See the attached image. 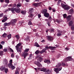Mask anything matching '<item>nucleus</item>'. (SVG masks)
<instances>
[{
  "label": "nucleus",
  "instance_id": "f257e3e1",
  "mask_svg": "<svg viewBox=\"0 0 74 74\" xmlns=\"http://www.w3.org/2000/svg\"><path fill=\"white\" fill-rule=\"evenodd\" d=\"M22 45L21 43L20 42L18 44H17L16 46V49L17 51V52L20 53H21V48H19L20 46Z\"/></svg>",
  "mask_w": 74,
  "mask_h": 74
},
{
  "label": "nucleus",
  "instance_id": "f03ea898",
  "mask_svg": "<svg viewBox=\"0 0 74 74\" xmlns=\"http://www.w3.org/2000/svg\"><path fill=\"white\" fill-rule=\"evenodd\" d=\"M16 21H17V20L16 19L12 20L11 21L10 23H7L8 26H10L11 25V24L12 26H15V23H16Z\"/></svg>",
  "mask_w": 74,
  "mask_h": 74
},
{
  "label": "nucleus",
  "instance_id": "7ed1b4c3",
  "mask_svg": "<svg viewBox=\"0 0 74 74\" xmlns=\"http://www.w3.org/2000/svg\"><path fill=\"white\" fill-rule=\"evenodd\" d=\"M46 69L42 68L40 70V71H45V73H46L47 74H50L52 72L51 70H49L48 69L47 70Z\"/></svg>",
  "mask_w": 74,
  "mask_h": 74
},
{
  "label": "nucleus",
  "instance_id": "20e7f679",
  "mask_svg": "<svg viewBox=\"0 0 74 74\" xmlns=\"http://www.w3.org/2000/svg\"><path fill=\"white\" fill-rule=\"evenodd\" d=\"M61 5L62 8H64L65 10L67 11V10H69L70 9V7H69V6H68L66 7V5L64 4L63 3H62L61 4Z\"/></svg>",
  "mask_w": 74,
  "mask_h": 74
},
{
  "label": "nucleus",
  "instance_id": "39448f33",
  "mask_svg": "<svg viewBox=\"0 0 74 74\" xmlns=\"http://www.w3.org/2000/svg\"><path fill=\"white\" fill-rule=\"evenodd\" d=\"M43 59V58L41 57H40L37 60L38 61L34 62V63L35 64L37 65L39 62H41L42 61Z\"/></svg>",
  "mask_w": 74,
  "mask_h": 74
},
{
  "label": "nucleus",
  "instance_id": "423d86ee",
  "mask_svg": "<svg viewBox=\"0 0 74 74\" xmlns=\"http://www.w3.org/2000/svg\"><path fill=\"white\" fill-rule=\"evenodd\" d=\"M73 24V22L72 21H70L69 23V26H71V30H74V25H72Z\"/></svg>",
  "mask_w": 74,
  "mask_h": 74
},
{
  "label": "nucleus",
  "instance_id": "0eeeda50",
  "mask_svg": "<svg viewBox=\"0 0 74 74\" xmlns=\"http://www.w3.org/2000/svg\"><path fill=\"white\" fill-rule=\"evenodd\" d=\"M62 69V67H61L59 69L58 68H55L54 69V71L56 73H59V72Z\"/></svg>",
  "mask_w": 74,
  "mask_h": 74
},
{
  "label": "nucleus",
  "instance_id": "6e6552de",
  "mask_svg": "<svg viewBox=\"0 0 74 74\" xmlns=\"http://www.w3.org/2000/svg\"><path fill=\"white\" fill-rule=\"evenodd\" d=\"M72 60H73V58L71 56L68 57L65 60V62H69V61H72Z\"/></svg>",
  "mask_w": 74,
  "mask_h": 74
},
{
  "label": "nucleus",
  "instance_id": "1a4fd4ad",
  "mask_svg": "<svg viewBox=\"0 0 74 74\" xmlns=\"http://www.w3.org/2000/svg\"><path fill=\"white\" fill-rule=\"evenodd\" d=\"M56 47H52V46H49V47L48 46H47L45 47V49H52L53 50H54V49H55V48H56Z\"/></svg>",
  "mask_w": 74,
  "mask_h": 74
},
{
  "label": "nucleus",
  "instance_id": "9d476101",
  "mask_svg": "<svg viewBox=\"0 0 74 74\" xmlns=\"http://www.w3.org/2000/svg\"><path fill=\"white\" fill-rule=\"evenodd\" d=\"M8 10L9 11H11L13 14H14L15 13V12H15V8H8Z\"/></svg>",
  "mask_w": 74,
  "mask_h": 74
},
{
  "label": "nucleus",
  "instance_id": "9b49d317",
  "mask_svg": "<svg viewBox=\"0 0 74 74\" xmlns=\"http://www.w3.org/2000/svg\"><path fill=\"white\" fill-rule=\"evenodd\" d=\"M58 32L57 35L58 37H60V36H62V31L60 30H58Z\"/></svg>",
  "mask_w": 74,
  "mask_h": 74
},
{
  "label": "nucleus",
  "instance_id": "f8f14e48",
  "mask_svg": "<svg viewBox=\"0 0 74 74\" xmlns=\"http://www.w3.org/2000/svg\"><path fill=\"white\" fill-rule=\"evenodd\" d=\"M21 9L19 8H15V12L16 13H19L21 12Z\"/></svg>",
  "mask_w": 74,
  "mask_h": 74
},
{
  "label": "nucleus",
  "instance_id": "ddd939ff",
  "mask_svg": "<svg viewBox=\"0 0 74 74\" xmlns=\"http://www.w3.org/2000/svg\"><path fill=\"white\" fill-rule=\"evenodd\" d=\"M47 39L49 41H52L53 40V38L50 36H47Z\"/></svg>",
  "mask_w": 74,
  "mask_h": 74
},
{
  "label": "nucleus",
  "instance_id": "4468645a",
  "mask_svg": "<svg viewBox=\"0 0 74 74\" xmlns=\"http://www.w3.org/2000/svg\"><path fill=\"white\" fill-rule=\"evenodd\" d=\"M29 55V54L27 53H26L25 52H24V53L23 54V56L24 57V59H25L26 58V56H27Z\"/></svg>",
  "mask_w": 74,
  "mask_h": 74
},
{
  "label": "nucleus",
  "instance_id": "2eb2a0df",
  "mask_svg": "<svg viewBox=\"0 0 74 74\" xmlns=\"http://www.w3.org/2000/svg\"><path fill=\"white\" fill-rule=\"evenodd\" d=\"M44 62L45 63H47V64H49V63H51V62L49 60L45 59L44 60Z\"/></svg>",
  "mask_w": 74,
  "mask_h": 74
},
{
  "label": "nucleus",
  "instance_id": "dca6fc26",
  "mask_svg": "<svg viewBox=\"0 0 74 74\" xmlns=\"http://www.w3.org/2000/svg\"><path fill=\"white\" fill-rule=\"evenodd\" d=\"M4 19L2 20V22H6V21H7V19H8L7 17L5 16V15L4 16Z\"/></svg>",
  "mask_w": 74,
  "mask_h": 74
},
{
  "label": "nucleus",
  "instance_id": "f3484780",
  "mask_svg": "<svg viewBox=\"0 0 74 74\" xmlns=\"http://www.w3.org/2000/svg\"><path fill=\"white\" fill-rule=\"evenodd\" d=\"M42 14H45L47 12V10L45 9H44L42 11H41Z\"/></svg>",
  "mask_w": 74,
  "mask_h": 74
},
{
  "label": "nucleus",
  "instance_id": "a211bd4d",
  "mask_svg": "<svg viewBox=\"0 0 74 74\" xmlns=\"http://www.w3.org/2000/svg\"><path fill=\"white\" fill-rule=\"evenodd\" d=\"M44 16L46 18H48L49 16V14L48 13H46L44 14Z\"/></svg>",
  "mask_w": 74,
  "mask_h": 74
},
{
  "label": "nucleus",
  "instance_id": "6ab92c4d",
  "mask_svg": "<svg viewBox=\"0 0 74 74\" xmlns=\"http://www.w3.org/2000/svg\"><path fill=\"white\" fill-rule=\"evenodd\" d=\"M71 15H69L67 16L66 17L67 20L68 21V22L70 21L71 20Z\"/></svg>",
  "mask_w": 74,
  "mask_h": 74
},
{
  "label": "nucleus",
  "instance_id": "aec40b11",
  "mask_svg": "<svg viewBox=\"0 0 74 74\" xmlns=\"http://www.w3.org/2000/svg\"><path fill=\"white\" fill-rule=\"evenodd\" d=\"M15 37H16L17 40L16 41H18L19 40L20 38V36L19 35H17L15 36Z\"/></svg>",
  "mask_w": 74,
  "mask_h": 74
},
{
  "label": "nucleus",
  "instance_id": "412c9836",
  "mask_svg": "<svg viewBox=\"0 0 74 74\" xmlns=\"http://www.w3.org/2000/svg\"><path fill=\"white\" fill-rule=\"evenodd\" d=\"M55 29L53 28H50L49 29V31L50 33H54Z\"/></svg>",
  "mask_w": 74,
  "mask_h": 74
},
{
  "label": "nucleus",
  "instance_id": "4be33fe9",
  "mask_svg": "<svg viewBox=\"0 0 74 74\" xmlns=\"http://www.w3.org/2000/svg\"><path fill=\"white\" fill-rule=\"evenodd\" d=\"M61 63H58L57 65H56V67H57V68H60V67L61 65Z\"/></svg>",
  "mask_w": 74,
  "mask_h": 74
},
{
  "label": "nucleus",
  "instance_id": "5701e85b",
  "mask_svg": "<svg viewBox=\"0 0 74 74\" xmlns=\"http://www.w3.org/2000/svg\"><path fill=\"white\" fill-rule=\"evenodd\" d=\"M21 3H18L16 5V7L17 8H19L20 7H21Z\"/></svg>",
  "mask_w": 74,
  "mask_h": 74
},
{
  "label": "nucleus",
  "instance_id": "b1692460",
  "mask_svg": "<svg viewBox=\"0 0 74 74\" xmlns=\"http://www.w3.org/2000/svg\"><path fill=\"white\" fill-rule=\"evenodd\" d=\"M34 46H36V47H40V45H39L37 42L35 43Z\"/></svg>",
  "mask_w": 74,
  "mask_h": 74
},
{
  "label": "nucleus",
  "instance_id": "393cba45",
  "mask_svg": "<svg viewBox=\"0 0 74 74\" xmlns=\"http://www.w3.org/2000/svg\"><path fill=\"white\" fill-rule=\"evenodd\" d=\"M5 69V68L3 66H2L0 68V69L1 71H3V70H4Z\"/></svg>",
  "mask_w": 74,
  "mask_h": 74
},
{
  "label": "nucleus",
  "instance_id": "a878e982",
  "mask_svg": "<svg viewBox=\"0 0 74 74\" xmlns=\"http://www.w3.org/2000/svg\"><path fill=\"white\" fill-rule=\"evenodd\" d=\"M8 61L6 59H4V61L3 62V64H7Z\"/></svg>",
  "mask_w": 74,
  "mask_h": 74
},
{
  "label": "nucleus",
  "instance_id": "bb28decb",
  "mask_svg": "<svg viewBox=\"0 0 74 74\" xmlns=\"http://www.w3.org/2000/svg\"><path fill=\"white\" fill-rule=\"evenodd\" d=\"M29 50L30 49H25V50L24 51V52L27 53V52H28V51H29Z\"/></svg>",
  "mask_w": 74,
  "mask_h": 74
},
{
  "label": "nucleus",
  "instance_id": "cd10ccee",
  "mask_svg": "<svg viewBox=\"0 0 74 74\" xmlns=\"http://www.w3.org/2000/svg\"><path fill=\"white\" fill-rule=\"evenodd\" d=\"M37 66L38 67H42V65L41 64V63H40V62H39Z\"/></svg>",
  "mask_w": 74,
  "mask_h": 74
},
{
  "label": "nucleus",
  "instance_id": "c85d7f7f",
  "mask_svg": "<svg viewBox=\"0 0 74 74\" xmlns=\"http://www.w3.org/2000/svg\"><path fill=\"white\" fill-rule=\"evenodd\" d=\"M7 34L6 33H4L3 35H2V37H3V38H4L5 37H7Z\"/></svg>",
  "mask_w": 74,
  "mask_h": 74
},
{
  "label": "nucleus",
  "instance_id": "c756f323",
  "mask_svg": "<svg viewBox=\"0 0 74 74\" xmlns=\"http://www.w3.org/2000/svg\"><path fill=\"white\" fill-rule=\"evenodd\" d=\"M12 63H9L8 64V67L9 68H11V67H12Z\"/></svg>",
  "mask_w": 74,
  "mask_h": 74
},
{
  "label": "nucleus",
  "instance_id": "7c9ffc66",
  "mask_svg": "<svg viewBox=\"0 0 74 74\" xmlns=\"http://www.w3.org/2000/svg\"><path fill=\"white\" fill-rule=\"evenodd\" d=\"M40 51L38 50H37L35 52V53L36 55H38V53H40Z\"/></svg>",
  "mask_w": 74,
  "mask_h": 74
},
{
  "label": "nucleus",
  "instance_id": "2f4dec72",
  "mask_svg": "<svg viewBox=\"0 0 74 74\" xmlns=\"http://www.w3.org/2000/svg\"><path fill=\"white\" fill-rule=\"evenodd\" d=\"M25 40V41H30V39H29V36H27Z\"/></svg>",
  "mask_w": 74,
  "mask_h": 74
},
{
  "label": "nucleus",
  "instance_id": "473e14b6",
  "mask_svg": "<svg viewBox=\"0 0 74 74\" xmlns=\"http://www.w3.org/2000/svg\"><path fill=\"white\" fill-rule=\"evenodd\" d=\"M4 70L5 71V73L6 74H7V72L8 71V68H5Z\"/></svg>",
  "mask_w": 74,
  "mask_h": 74
},
{
  "label": "nucleus",
  "instance_id": "72a5a7b5",
  "mask_svg": "<svg viewBox=\"0 0 74 74\" xmlns=\"http://www.w3.org/2000/svg\"><path fill=\"white\" fill-rule=\"evenodd\" d=\"M32 11H33V9L30 8L29 10V12H30V13H32V12H33Z\"/></svg>",
  "mask_w": 74,
  "mask_h": 74
},
{
  "label": "nucleus",
  "instance_id": "f704fd0d",
  "mask_svg": "<svg viewBox=\"0 0 74 74\" xmlns=\"http://www.w3.org/2000/svg\"><path fill=\"white\" fill-rule=\"evenodd\" d=\"M21 14H26V12L25 11H23V10H21Z\"/></svg>",
  "mask_w": 74,
  "mask_h": 74
},
{
  "label": "nucleus",
  "instance_id": "c9c22d12",
  "mask_svg": "<svg viewBox=\"0 0 74 74\" xmlns=\"http://www.w3.org/2000/svg\"><path fill=\"white\" fill-rule=\"evenodd\" d=\"M33 5L34 7H38L37 3H34L33 4Z\"/></svg>",
  "mask_w": 74,
  "mask_h": 74
},
{
  "label": "nucleus",
  "instance_id": "e433bc0d",
  "mask_svg": "<svg viewBox=\"0 0 74 74\" xmlns=\"http://www.w3.org/2000/svg\"><path fill=\"white\" fill-rule=\"evenodd\" d=\"M3 51H0V56H3Z\"/></svg>",
  "mask_w": 74,
  "mask_h": 74
},
{
  "label": "nucleus",
  "instance_id": "4c0bfd02",
  "mask_svg": "<svg viewBox=\"0 0 74 74\" xmlns=\"http://www.w3.org/2000/svg\"><path fill=\"white\" fill-rule=\"evenodd\" d=\"M51 16H49L48 18V19H49V21L51 22V21H52V19H51Z\"/></svg>",
  "mask_w": 74,
  "mask_h": 74
},
{
  "label": "nucleus",
  "instance_id": "58836bf2",
  "mask_svg": "<svg viewBox=\"0 0 74 74\" xmlns=\"http://www.w3.org/2000/svg\"><path fill=\"white\" fill-rule=\"evenodd\" d=\"M63 16L64 18H67V15L66 14H63Z\"/></svg>",
  "mask_w": 74,
  "mask_h": 74
},
{
  "label": "nucleus",
  "instance_id": "ea45409f",
  "mask_svg": "<svg viewBox=\"0 0 74 74\" xmlns=\"http://www.w3.org/2000/svg\"><path fill=\"white\" fill-rule=\"evenodd\" d=\"M5 2L8 4V3H10V1H9V0H5Z\"/></svg>",
  "mask_w": 74,
  "mask_h": 74
},
{
  "label": "nucleus",
  "instance_id": "a19ab883",
  "mask_svg": "<svg viewBox=\"0 0 74 74\" xmlns=\"http://www.w3.org/2000/svg\"><path fill=\"white\" fill-rule=\"evenodd\" d=\"M11 34L8 35V39H10V38H11Z\"/></svg>",
  "mask_w": 74,
  "mask_h": 74
},
{
  "label": "nucleus",
  "instance_id": "79ce46f5",
  "mask_svg": "<svg viewBox=\"0 0 74 74\" xmlns=\"http://www.w3.org/2000/svg\"><path fill=\"white\" fill-rule=\"evenodd\" d=\"M15 74H19V72L18 70H16L15 72Z\"/></svg>",
  "mask_w": 74,
  "mask_h": 74
},
{
  "label": "nucleus",
  "instance_id": "37998d69",
  "mask_svg": "<svg viewBox=\"0 0 74 74\" xmlns=\"http://www.w3.org/2000/svg\"><path fill=\"white\" fill-rule=\"evenodd\" d=\"M60 56V54H58L57 55V56H56V58L58 59V58H59V57Z\"/></svg>",
  "mask_w": 74,
  "mask_h": 74
},
{
  "label": "nucleus",
  "instance_id": "c03bdc74",
  "mask_svg": "<svg viewBox=\"0 0 74 74\" xmlns=\"http://www.w3.org/2000/svg\"><path fill=\"white\" fill-rule=\"evenodd\" d=\"M10 68L11 69H12V70H14V69H15V66H13V65L12 66V67Z\"/></svg>",
  "mask_w": 74,
  "mask_h": 74
},
{
  "label": "nucleus",
  "instance_id": "a18cd8bd",
  "mask_svg": "<svg viewBox=\"0 0 74 74\" xmlns=\"http://www.w3.org/2000/svg\"><path fill=\"white\" fill-rule=\"evenodd\" d=\"M16 7V5L15 3H14L12 6L13 8H14V7Z\"/></svg>",
  "mask_w": 74,
  "mask_h": 74
},
{
  "label": "nucleus",
  "instance_id": "49530a36",
  "mask_svg": "<svg viewBox=\"0 0 74 74\" xmlns=\"http://www.w3.org/2000/svg\"><path fill=\"white\" fill-rule=\"evenodd\" d=\"M37 4L38 5V6H39L40 5H41V4H42V2L38 3H37Z\"/></svg>",
  "mask_w": 74,
  "mask_h": 74
},
{
  "label": "nucleus",
  "instance_id": "de8ad7c7",
  "mask_svg": "<svg viewBox=\"0 0 74 74\" xmlns=\"http://www.w3.org/2000/svg\"><path fill=\"white\" fill-rule=\"evenodd\" d=\"M47 24H48V26H50V25H51V24H50V22L48 21V22H47Z\"/></svg>",
  "mask_w": 74,
  "mask_h": 74
},
{
  "label": "nucleus",
  "instance_id": "09e8293b",
  "mask_svg": "<svg viewBox=\"0 0 74 74\" xmlns=\"http://www.w3.org/2000/svg\"><path fill=\"white\" fill-rule=\"evenodd\" d=\"M9 49L11 52H14V51L12 49H11V48H9Z\"/></svg>",
  "mask_w": 74,
  "mask_h": 74
},
{
  "label": "nucleus",
  "instance_id": "8fccbe9b",
  "mask_svg": "<svg viewBox=\"0 0 74 74\" xmlns=\"http://www.w3.org/2000/svg\"><path fill=\"white\" fill-rule=\"evenodd\" d=\"M11 56L12 58H13L14 57V53H12Z\"/></svg>",
  "mask_w": 74,
  "mask_h": 74
},
{
  "label": "nucleus",
  "instance_id": "3c124183",
  "mask_svg": "<svg viewBox=\"0 0 74 74\" xmlns=\"http://www.w3.org/2000/svg\"><path fill=\"white\" fill-rule=\"evenodd\" d=\"M70 13L72 14V13H73V12H74V11H73V9H71L70 10Z\"/></svg>",
  "mask_w": 74,
  "mask_h": 74
},
{
  "label": "nucleus",
  "instance_id": "603ef678",
  "mask_svg": "<svg viewBox=\"0 0 74 74\" xmlns=\"http://www.w3.org/2000/svg\"><path fill=\"white\" fill-rule=\"evenodd\" d=\"M65 63L64 62H62V66H65Z\"/></svg>",
  "mask_w": 74,
  "mask_h": 74
},
{
  "label": "nucleus",
  "instance_id": "864d4df0",
  "mask_svg": "<svg viewBox=\"0 0 74 74\" xmlns=\"http://www.w3.org/2000/svg\"><path fill=\"white\" fill-rule=\"evenodd\" d=\"M46 49L44 48V49H43L42 50L44 53V52H45L46 51Z\"/></svg>",
  "mask_w": 74,
  "mask_h": 74
},
{
  "label": "nucleus",
  "instance_id": "5fc2aeb1",
  "mask_svg": "<svg viewBox=\"0 0 74 74\" xmlns=\"http://www.w3.org/2000/svg\"><path fill=\"white\" fill-rule=\"evenodd\" d=\"M4 26H8V23H4Z\"/></svg>",
  "mask_w": 74,
  "mask_h": 74
},
{
  "label": "nucleus",
  "instance_id": "6e6d98bb",
  "mask_svg": "<svg viewBox=\"0 0 74 74\" xmlns=\"http://www.w3.org/2000/svg\"><path fill=\"white\" fill-rule=\"evenodd\" d=\"M3 16V13H1L0 14V17H2Z\"/></svg>",
  "mask_w": 74,
  "mask_h": 74
},
{
  "label": "nucleus",
  "instance_id": "4d7b16f0",
  "mask_svg": "<svg viewBox=\"0 0 74 74\" xmlns=\"http://www.w3.org/2000/svg\"><path fill=\"white\" fill-rule=\"evenodd\" d=\"M5 43V41H2L1 42V44H2L3 45H4Z\"/></svg>",
  "mask_w": 74,
  "mask_h": 74
},
{
  "label": "nucleus",
  "instance_id": "13d9d810",
  "mask_svg": "<svg viewBox=\"0 0 74 74\" xmlns=\"http://www.w3.org/2000/svg\"><path fill=\"white\" fill-rule=\"evenodd\" d=\"M28 25H32V22H31V21H29L28 23Z\"/></svg>",
  "mask_w": 74,
  "mask_h": 74
},
{
  "label": "nucleus",
  "instance_id": "bf43d9fd",
  "mask_svg": "<svg viewBox=\"0 0 74 74\" xmlns=\"http://www.w3.org/2000/svg\"><path fill=\"white\" fill-rule=\"evenodd\" d=\"M23 23V21H20L19 22V24H21V25H22V23Z\"/></svg>",
  "mask_w": 74,
  "mask_h": 74
},
{
  "label": "nucleus",
  "instance_id": "052dcab7",
  "mask_svg": "<svg viewBox=\"0 0 74 74\" xmlns=\"http://www.w3.org/2000/svg\"><path fill=\"white\" fill-rule=\"evenodd\" d=\"M29 16L30 18H32V17H33V14H31L29 15Z\"/></svg>",
  "mask_w": 74,
  "mask_h": 74
},
{
  "label": "nucleus",
  "instance_id": "680f3d73",
  "mask_svg": "<svg viewBox=\"0 0 74 74\" xmlns=\"http://www.w3.org/2000/svg\"><path fill=\"white\" fill-rule=\"evenodd\" d=\"M56 22H57L58 23H60V21L58 20H56Z\"/></svg>",
  "mask_w": 74,
  "mask_h": 74
},
{
  "label": "nucleus",
  "instance_id": "e2e57ef3",
  "mask_svg": "<svg viewBox=\"0 0 74 74\" xmlns=\"http://www.w3.org/2000/svg\"><path fill=\"white\" fill-rule=\"evenodd\" d=\"M7 49H5L3 50V51L4 52H7Z\"/></svg>",
  "mask_w": 74,
  "mask_h": 74
},
{
  "label": "nucleus",
  "instance_id": "0e129e2a",
  "mask_svg": "<svg viewBox=\"0 0 74 74\" xmlns=\"http://www.w3.org/2000/svg\"><path fill=\"white\" fill-rule=\"evenodd\" d=\"M10 63H12V60H11L9 61Z\"/></svg>",
  "mask_w": 74,
  "mask_h": 74
},
{
  "label": "nucleus",
  "instance_id": "69168bd1",
  "mask_svg": "<svg viewBox=\"0 0 74 74\" xmlns=\"http://www.w3.org/2000/svg\"><path fill=\"white\" fill-rule=\"evenodd\" d=\"M71 5L73 8H74V5L73 4H71Z\"/></svg>",
  "mask_w": 74,
  "mask_h": 74
},
{
  "label": "nucleus",
  "instance_id": "338daca9",
  "mask_svg": "<svg viewBox=\"0 0 74 74\" xmlns=\"http://www.w3.org/2000/svg\"><path fill=\"white\" fill-rule=\"evenodd\" d=\"M49 10H50V11H51V10H52V8H51V7H50L49 8Z\"/></svg>",
  "mask_w": 74,
  "mask_h": 74
},
{
  "label": "nucleus",
  "instance_id": "774afa93",
  "mask_svg": "<svg viewBox=\"0 0 74 74\" xmlns=\"http://www.w3.org/2000/svg\"><path fill=\"white\" fill-rule=\"evenodd\" d=\"M38 17L39 18H40V17H41V15H40L39 14L38 15Z\"/></svg>",
  "mask_w": 74,
  "mask_h": 74
}]
</instances>
